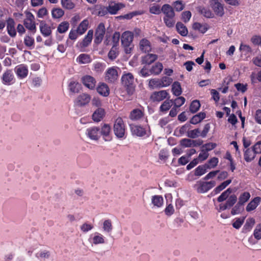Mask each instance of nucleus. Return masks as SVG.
Listing matches in <instances>:
<instances>
[{
    "label": "nucleus",
    "instance_id": "1",
    "mask_svg": "<svg viewBox=\"0 0 261 261\" xmlns=\"http://www.w3.org/2000/svg\"><path fill=\"white\" fill-rule=\"evenodd\" d=\"M133 38L134 34L130 31H125L122 34L121 44L126 54H129L131 52L133 46L132 45Z\"/></svg>",
    "mask_w": 261,
    "mask_h": 261
},
{
    "label": "nucleus",
    "instance_id": "2",
    "mask_svg": "<svg viewBox=\"0 0 261 261\" xmlns=\"http://www.w3.org/2000/svg\"><path fill=\"white\" fill-rule=\"evenodd\" d=\"M125 126L122 118H117L114 122L113 130L115 136L119 139L125 138Z\"/></svg>",
    "mask_w": 261,
    "mask_h": 261
},
{
    "label": "nucleus",
    "instance_id": "3",
    "mask_svg": "<svg viewBox=\"0 0 261 261\" xmlns=\"http://www.w3.org/2000/svg\"><path fill=\"white\" fill-rule=\"evenodd\" d=\"M122 85L125 87L128 94H132L134 91V78L131 73H127L121 77Z\"/></svg>",
    "mask_w": 261,
    "mask_h": 261
},
{
    "label": "nucleus",
    "instance_id": "4",
    "mask_svg": "<svg viewBox=\"0 0 261 261\" xmlns=\"http://www.w3.org/2000/svg\"><path fill=\"white\" fill-rule=\"evenodd\" d=\"M216 184V181L214 180L210 181L199 180L197 181L194 187L198 193H204L214 188Z\"/></svg>",
    "mask_w": 261,
    "mask_h": 261
},
{
    "label": "nucleus",
    "instance_id": "5",
    "mask_svg": "<svg viewBox=\"0 0 261 261\" xmlns=\"http://www.w3.org/2000/svg\"><path fill=\"white\" fill-rule=\"evenodd\" d=\"M3 84L10 86L15 83V77L11 69H7L3 73L1 77Z\"/></svg>",
    "mask_w": 261,
    "mask_h": 261
},
{
    "label": "nucleus",
    "instance_id": "6",
    "mask_svg": "<svg viewBox=\"0 0 261 261\" xmlns=\"http://www.w3.org/2000/svg\"><path fill=\"white\" fill-rule=\"evenodd\" d=\"M106 33V29L104 23H100L96 29L94 42L96 44H100Z\"/></svg>",
    "mask_w": 261,
    "mask_h": 261
},
{
    "label": "nucleus",
    "instance_id": "7",
    "mask_svg": "<svg viewBox=\"0 0 261 261\" xmlns=\"http://www.w3.org/2000/svg\"><path fill=\"white\" fill-rule=\"evenodd\" d=\"M118 78V72L115 67L109 68L105 72V81L109 83H114Z\"/></svg>",
    "mask_w": 261,
    "mask_h": 261
},
{
    "label": "nucleus",
    "instance_id": "8",
    "mask_svg": "<svg viewBox=\"0 0 261 261\" xmlns=\"http://www.w3.org/2000/svg\"><path fill=\"white\" fill-rule=\"evenodd\" d=\"M35 17L31 12L26 13V18L24 20V25L27 29L31 31L34 34L36 31V27L35 23Z\"/></svg>",
    "mask_w": 261,
    "mask_h": 261
},
{
    "label": "nucleus",
    "instance_id": "9",
    "mask_svg": "<svg viewBox=\"0 0 261 261\" xmlns=\"http://www.w3.org/2000/svg\"><path fill=\"white\" fill-rule=\"evenodd\" d=\"M91 100V97L89 94L83 93L77 96L74 100V103L77 106L82 107L88 105Z\"/></svg>",
    "mask_w": 261,
    "mask_h": 261
},
{
    "label": "nucleus",
    "instance_id": "10",
    "mask_svg": "<svg viewBox=\"0 0 261 261\" xmlns=\"http://www.w3.org/2000/svg\"><path fill=\"white\" fill-rule=\"evenodd\" d=\"M210 5L216 15L220 17L223 16L224 14V7L220 0H211Z\"/></svg>",
    "mask_w": 261,
    "mask_h": 261
},
{
    "label": "nucleus",
    "instance_id": "11",
    "mask_svg": "<svg viewBox=\"0 0 261 261\" xmlns=\"http://www.w3.org/2000/svg\"><path fill=\"white\" fill-rule=\"evenodd\" d=\"M82 84L90 90H94L96 86V81L95 79L89 75H85L81 79Z\"/></svg>",
    "mask_w": 261,
    "mask_h": 261
},
{
    "label": "nucleus",
    "instance_id": "12",
    "mask_svg": "<svg viewBox=\"0 0 261 261\" xmlns=\"http://www.w3.org/2000/svg\"><path fill=\"white\" fill-rule=\"evenodd\" d=\"M111 127L108 124H104L100 129V135L105 141H110L112 137L111 134Z\"/></svg>",
    "mask_w": 261,
    "mask_h": 261
},
{
    "label": "nucleus",
    "instance_id": "13",
    "mask_svg": "<svg viewBox=\"0 0 261 261\" xmlns=\"http://www.w3.org/2000/svg\"><path fill=\"white\" fill-rule=\"evenodd\" d=\"M93 36V31L90 30L88 31L87 34L85 36L84 38L81 42H78L77 46L81 49H83L91 43Z\"/></svg>",
    "mask_w": 261,
    "mask_h": 261
},
{
    "label": "nucleus",
    "instance_id": "14",
    "mask_svg": "<svg viewBox=\"0 0 261 261\" xmlns=\"http://www.w3.org/2000/svg\"><path fill=\"white\" fill-rule=\"evenodd\" d=\"M237 197L235 194L231 195L227 199L226 202L219 205V211H224L231 207L237 202Z\"/></svg>",
    "mask_w": 261,
    "mask_h": 261
},
{
    "label": "nucleus",
    "instance_id": "15",
    "mask_svg": "<svg viewBox=\"0 0 261 261\" xmlns=\"http://www.w3.org/2000/svg\"><path fill=\"white\" fill-rule=\"evenodd\" d=\"M86 134L90 139L97 141L100 137V128L96 126L89 127L87 129Z\"/></svg>",
    "mask_w": 261,
    "mask_h": 261
},
{
    "label": "nucleus",
    "instance_id": "16",
    "mask_svg": "<svg viewBox=\"0 0 261 261\" xmlns=\"http://www.w3.org/2000/svg\"><path fill=\"white\" fill-rule=\"evenodd\" d=\"M168 94L166 90L155 91L151 94L150 98L153 102H160L166 98Z\"/></svg>",
    "mask_w": 261,
    "mask_h": 261
},
{
    "label": "nucleus",
    "instance_id": "17",
    "mask_svg": "<svg viewBox=\"0 0 261 261\" xmlns=\"http://www.w3.org/2000/svg\"><path fill=\"white\" fill-rule=\"evenodd\" d=\"M15 72L18 79H23L28 75V68L27 65L20 64L15 68Z\"/></svg>",
    "mask_w": 261,
    "mask_h": 261
},
{
    "label": "nucleus",
    "instance_id": "18",
    "mask_svg": "<svg viewBox=\"0 0 261 261\" xmlns=\"http://www.w3.org/2000/svg\"><path fill=\"white\" fill-rule=\"evenodd\" d=\"M96 90L99 95L103 97H107L110 94V88L107 84L104 83H99Z\"/></svg>",
    "mask_w": 261,
    "mask_h": 261
},
{
    "label": "nucleus",
    "instance_id": "19",
    "mask_svg": "<svg viewBox=\"0 0 261 261\" xmlns=\"http://www.w3.org/2000/svg\"><path fill=\"white\" fill-rule=\"evenodd\" d=\"M130 130L133 135L138 137H143L146 135L145 128L140 125H130Z\"/></svg>",
    "mask_w": 261,
    "mask_h": 261
},
{
    "label": "nucleus",
    "instance_id": "20",
    "mask_svg": "<svg viewBox=\"0 0 261 261\" xmlns=\"http://www.w3.org/2000/svg\"><path fill=\"white\" fill-rule=\"evenodd\" d=\"M144 116V111L140 109H133L129 115V118L133 121L141 119Z\"/></svg>",
    "mask_w": 261,
    "mask_h": 261
},
{
    "label": "nucleus",
    "instance_id": "21",
    "mask_svg": "<svg viewBox=\"0 0 261 261\" xmlns=\"http://www.w3.org/2000/svg\"><path fill=\"white\" fill-rule=\"evenodd\" d=\"M158 59V56L155 54H148L141 58V64L150 65L153 63Z\"/></svg>",
    "mask_w": 261,
    "mask_h": 261
},
{
    "label": "nucleus",
    "instance_id": "22",
    "mask_svg": "<svg viewBox=\"0 0 261 261\" xmlns=\"http://www.w3.org/2000/svg\"><path fill=\"white\" fill-rule=\"evenodd\" d=\"M15 22L12 18H9L7 20V29L8 34L11 37H14L16 35V31L15 28Z\"/></svg>",
    "mask_w": 261,
    "mask_h": 261
},
{
    "label": "nucleus",
    "instance_id": "23",
    "mask_svg": "<svg viewBox=\"0 0 261 261\" xmlns=\"http://www.w3.org/2000/svg\"><path fill=\"white\" fill-rule=\"evenodd\" d=\"M105 115V111L103 108H98L93 113L92 119L95 122L100 121Z\"/></svg>",
    "mask_w": 261,
    "mask_h": 261
},
{
    "label": "nucleus",
    "instance_id": "24",
    "mask_svg": "<svg viewBox=\"0 0 261 261\" xmlns=\"http://www.w3.org/2000/svg\"><path fill=\"white\" fill-rule=\"evenodd\" d=\"M261 201V198L257 196L254 198L247 205L246 210L247 212H251L254 210Z\"/></svg>",
    "mask_w": 261,
    "mask_h": 261
},
{
    "label": "nucleus",
    "instance_id": "25",
    "mask_svg": "<svg viewBox=\"0 0 261 261\" xmlns=\"http://www.w3.org/2000/svg\"><path fill=\"white\" fill-rule=\"evenodd\" d=\"M161 10L165 15L164 17H171L175 16L174 10L169 4L164 5L162 7Z\"/></svg>",
    "mask_w": 261,
    "mask_h": 261
},
{
    "label": "nucleus",
    "instance_id": "26",
    "mask_svg": "<svg viewBox=\"0 0 261 261\" xmlns=\"http://www.w3.org/2000/svg\"><path fill=\"white\" fill-rule=\"evenodd\" d=\"M256 156V153L254 152L252 147L247 148L244 151V160L247 162H250L254 160Z\"/></svg>",
    "mask_w": 261,
    "mask_h": 261
},
{
    "label": "nucleus",
    "instance_id": "27",
    "mask_svg": "<svg viewBox=\"0 0 261 261\" xmlns=\"http://www.w3.org/2000/svg\"><path fill=\"white\" fill-rule=\"evenodd\" d=\"M124 7V5L121 3H111L108 7L109 13L111 14H116L120 9Z\"/></svg>",
    "mask_w": 261,
    "mask_h": 261
},
{
    "label": "nucleus",
    "instance_id": "28",
    "mask_svg": "<svg viewBox=\"0 0 261 261\" xmlns=\"http://www.w3.org/2000/svg\"><path fill=\"white\" fill-rule=\"evenodd\" d=\"M139 44L140 49L143 52H149L151 49L150 43L147 39H142L140 41Z\"/></svg>",
    "mask_w": 261,
    "mask_h": 261
},
{
    "label": "nucleus",
    "instance_id": "29",
    "mask_svg": "<svg viewBox=\"0 0 261 261\" xmlns=\"http://www.w3.org/2000/svg\"><path fill=\"white\" fill-rule=\"evenodd\" d=\"M206 117V114L204 112H200L197 114L195 115L191 119L190 122L191 124H196L200 122Z\"/></svg>",
    "mask_w": 261,
    "mask_h": 261
},
{
    "label": "nucleus",
    "instance_id": "30",
    "mask_svg": "<svg viewBox=\"0 0 261 261\" xmlns=\"http://www.w3.org/2000/svg\"><path fill=\"white\" fill-rule=\"evenodd\" d=\"M192 28L194 30H197L202 34L205 33L208 29L206 23L202 24L197 22L193 24Z\"/></svg>",
    "mask_w": 261,
    "mask_h": 261
},
{
    "label": "nucleus",
    "instance_id": "31",
    "mask_svg": "<svg viewBox=\"0 0 261 261\" xmlns=\"http://www.w3.org/2000/svg\"><path fill=\"white\" fill-rule=\"evenodd\" d=\"M173 103V99H167L163 102L160 107V111L163 113L167 112L172 107Z\"/></svg>",
    "mask_w": 261,
    "mask_h": 261
},
{
    "label": "nucleus",
    "instance_id": "32",
    "mask_svg": "<svg viewBox=\"0 0 261 261\" xmlns=\"http://www.w3.org/2000/svg\"><path fill=\"white\" fill-rule=\"evenodd\" d=\"M163 69V64L160 62H156L151 67L150 72L151 74L159 75L162 72Z\"/></svg>",
    "mask_w": 261,
    "mask_h": 261
},
{
    "label": "nucleus",
    "instance_id": "33",
    "mask_svg": "<svg viewBox=\"0 0 261 261\" xmlns=\"http://www.w3.org/2000/svg\"><path fill=\"white\" fill-rule=\"evenodd\" d=\"M89 25V21L87 19L83 20L77 28L79 35H82L87 31Z\"/></svg>",
    "mask_w": 261,
    "mask_h": 261
},
{
    "label": "nucleus",
    "instance_id": "34",
    "mask_svg": "<svg viewBox=\"0 0 261 261\" xmlns=\"http://www.w3.org/2000/svg\"><path fill=\"white\" fill-rule=\"evenodd\" d=\"M151 202L154 206L161 207L164 202V199L161 195H154L151 197Z\"/></svg>",
    "mask_w": 261,
    "mask_h": 261
},
{
    "label": "nucleus",
    "instance_id": "35",
    "mask_svg": "<svg viewBox=\"0 0 261 261\" xmlns=\"http://www.w3.org/2000/svg\"><path fill=\"white\" fill-rule=\"evenodd\" d=\"M198 12L202 15L203 16L206 18H213L214 17V14L212 11L207 8L199 7L197 8Z\"/></svg>",
    "mask_w": 261,
    "mask_h": 261
},
{
    "label": "nucleus",
    "instance_id": "36",
    "mask_svg": "<svg viewBox=\"0 0 261 261\" xmlns=\"http://www.w3.org/2000/svg\"><path fill=\"white\" fill-rule=\"evenodd\" d=\"M172 92L173 95L178 96L182 93V89L180 84L178 82H174L172 85Z\"/></svg>",
    "mask_w": 261,
    "mask_h": 261
},
{
    "label": "nucleus",
    "instance_id": "37",
    "mask_svg": "<svg viewBox=\"0 0 261 261\" xmlns=\"http://www.w3.org/2000/svg\"><path fill=\"white\" fill-rule=\"evenodd\" d=\"M177 32L182 36H186L188 31L187 27L181 22H178L176 24Z\"/></svg>",
    "mask_w": 261,
    "mask_h": 261
},
{
    "label": "nucleus",
    "instance_id": "38",
    "mask_svg": "<svg viewBox=\"0 0 261 261\" xmlns=\"http://www.w3.org/2000/svg\"><path fill=\"white\" fill-rule=\"evenodd\" d=\"M40 29L41 33L44 36H48L51 34V30L44 21H41L40 24Z\"/></svg>",
    "mask_w": 261,
    "mask_h": 261
},
{
    "label": "nucleus",
    "instance_id": "39",
    "mask_svg": "<svg viewBox=\"0 0 261 261\" xmlns=\"http://www.w3.org/2000/svg\"><path fill=\"white\" fill-rule=\"evenodd\" d=\"M239 49L242 54L245 55L246 57H249L252 51V49L249 45L244 44L243 43L240 44Z\"/></svg>",
    "mask_w": 261,
    "mask_h": 261
},
{
    "label": "nucleus",
    "instance_id": "40",
    "mask_svg": "<svg viewBox=\"0 0 261 261\" xmlns=\"http://www.w3.org/2000/svg\"><path fill=\"white\" fill-rule=\"evenodd\" d=\"M231 179H228L224 181L220 185L215 188L213 192L214 193V194H217L219 193L221 191L226 188V187H227L231 182Z\"/></svg>",
    "mask_w": 261,
    "mask_h": 261
},
{
    "label": "nucleus",
    "instance_id": "41",
    "mask_svg": "<svg viewBox=\"0 0 261 261\" xmlns=\"http://www.w3.org/2000/svg\"><path fill=\"white\" fill-rule=\"evenodd\" d=\"M208 166L207 165H202L198 166L194 170V175L197 176H200L206 172Z\"/></svg>",
    "mask_w": 261,
    "mask_h": 261
},
{
    "label": "nucleus",
    "instance_id": "42",
    "mask_svg": "<svg viewBox=\"0 0 261 261\" xmlns=\"http://www.w3.org/2000/svg\"><path fill=\"white\" fill-rule=\"evenodd\" d=\"M77 62L80 64H87L91 62V58L90 55L82 54L77 57Z\"/></svg>",
    "mask_w": 261,
    "mask_h": 261
},
{
    "label": "nucleus",
    "instance_id": "43",
    "mask_svg": "<svg viewBox=\"0 0 261 261\" xmlns=\"http://www.w3.org/2000/svg\"><path fill=\"white\" fill-rule=\"evenodd\" d=\"M148 86L152 89L162 88L161 79L155 78L150 80L148 83Z\"/></svg>",
    "mask_w": 261,
    "mask_h": 261
},
{
    "label": "nucleus",
    "instance_id": "44",
    "mask_svg": "<svg viewBox=\"0 0 261 261\" xmlns=\"http://www.w3.org/2000/svg\"><path fill=\"white\" fill-rule=\"evenodd\" d=\"M24 45L30 48H32L34 47L35 40L33 36L29 34L27 35L24 38Z\"/></svg>",
    "mask_w": 261,
    "mask_h": 261
},
{
    "label": "nucleus",
    "instance_id": "45",
    "mask_svg": "<svg viewBox=\"0 0 261 261\" xmlns=\"http://www.w3.org/2000/svg\"><path fill=\"white\" fill-rule=\"evenodd\" d=\"M232 190L231 188H228L217 198V201L219 202H221L227 199V198L229 197V195L232 193Z\"/></svg>",
    "mask_w": 261,
    "mask_h": 261
},
{
    "label": "nucleus",
    "instance_id": "46",
    "mask_svg": "<svg viewBox=\"0 0 261 261\" xmlns=\"http://www.w3.org/2000/svg\"><path fill=\"white\" fill-rule=\"evenodd\" d=\"M201 106L200 101L198 100H194L192 101L190 106V111L192 113H196L200 109Z\"/></svg>",
    "mask_w": 261,
    "mask_h": 261
},
{
    "label": "nucleus",
    "instance_id": "47",
    "mask_svg": "<svg viewBox=\"0 0 261 261\" xmlns=\"http://www.w3.org/2000/svg\"><path fill=\"white\" fill-rule=\"evenodd\" d=\"M250 196V194L248 192L246 191L241 193L239 197L238 202H239V204H242L244 205V204L249 199Z\"/></svg>",
    "mask_w": 261,
    "mask_h": 261
},
{
    "label": "nucleus",
    "instance_id": "48",
    "mask_svg": "<svg viewBox=\"0 0 261 261\" xmlns=\"http://www.w3.org/2000/svg\"><path fill=\"white\" fill-rule=\"evenodd\" d=\"M119 51L118 47L116 46V45H113L108 53V57L111 60H114L117 57Z\"/></svg>",
    "mask_w": 261,
    "mask_h": 261
},
{
    "label": "nucleus",
    "instance_id": "49",
    "mask_svg": "<svg viewBox=\"0 0 261 261\" xmlns=\"http://www.w3.org/2000/svg\"><path fill=\"white\" fill-rule=\"evenodd\" d=\"M81 88V85L78 82H72L69 84V89L73 93H78Z\"/></svg>",
    "mask_w": 261,
    "mask_h": 261
},
{
    "label": "nucleus",
    "instance_id": "50",
    "mask_svg": "<svg viewBox=\"0 0 261 261\" xmlns=\"http://www.w3.org/2000/svg\"><path fill=\"white\" fill-rule=\"evenodd\" d=\"M245 217L237 218L234 220L232 226L236 229H239L244 222Z\"/></svg>",
    "mask_w": 261,
    "mask_h": 261
},
{
    "label": "nucleus",
    "instance_id": "51",
    "mask_svg": "<svg viewBox=\"0 0 261 261\" xmlns=\"http://www.w3.org/2000/svg\"><path fill=\"white\" fill-rule=\"evenodd\" d=\"M173 82V79L169 76H163L161 79L162 88L169 86Z\"/></svg>",
    "mask_w": 261,
    "mask_h": 261
},
{
    "label": "nucleus",
    "instance_id": "52",
    "mask_svg": "<svg viewBox=\"0 0 261 261\" xmlns=\"http://www.w3.org/2000/svg\"><path fill=\"white\" fill-rule=\"evenodd\" d=\"M51 13L54 18H59L64 15V12L60 8H56L52 10Z\"/></svg>",
    "mask_w": 261,
    "mask_h": 261
},
{
    "label": "nucleus",
    "instance_id": "53",
    "mask_svg": "<svg viewBox=\"0 0 261 261\" xmlns=\"http://www.w3.org/2000/svg\"><path fill=\"white\" fill-rule=\"evenodd\" d=\"M186 99L182 96H179L173 100L174 106L178 108L183 105L185 102Z\"/></svg>",
    "mask_w": 261,
    "mask_h": 261
},
{
    "label": "nucleus",
    "instance_id": "54",
    "mask_svg": "<svg viewBox=\"0 0 261 261\" xmlns=\"http://www.w3.org/2000/svg\"><path fill=\"white\" fill-rule=\"evenodd\" d=\"M219 162V160L216 157H213L210 159L207 164L205 165H207L208 166V169L214 168L216 167Z\"/></svg>",
    "mask_w": 261,
    "mask_h": 261
},
{
    "label": "nucleus",
    "instance_id": "55",
    "mask_svg": "<svg viewBox=\"0 0 261 261\" xmlns=\"http://www.w3.org/2000/svg\"><path fill=\"white\" fill-rule=\"evenodd\" d=\"M57 38L59 40H62L63 37H61L59 34H63L65 32V22H62L59 24L57 28Z\"/></svg>",
    "mask_w": 261,
    "mask_h": 261
},
{
    "label": "nucleus",
    "instance_id": "56",
    "mask_svg": "<svg viewBox=\"0 0 261 261\" xmlns=\"http://www.w3.org/2000/svg\"><path fill=\"white\" fill-rule=\"evenodd\" d=\"M35 255L38 259L47 258L49 256V253L46 250H40L37 252Z\"/></svg>",
    "mask_w": 261,
    "mask_h": 261
},
{
    "label": "nucleus",
    "instance_id": "57",
    "mask_svg": "<svg viewBox=\"0 0 261 261\" xmlns=\"http://www.w3.org/2000/svg\"><path fill=\"white\" fill-rule=\"evenodd\" d=\"M174 17L163 18L164 21L167 27L172 28L174 26L175 22Z\"/></svg>",
    "mask_w": 261,
    "mask_h": 261
},
{
    "label": "nucleus",
    "instance_id": "58",
    "mask_svg": "<svg viewBox=\"0 0 261 261\" xmlns=\"http://www.w3.org/2000/svg\"><path fill=\"white\" fill-rule=\"evenodd\" d=\"M190 122L187 123L185 125H182L181 127H180L179 129V133L180 136L184 135L185 133H187L189 132L190 129L191 128V125L190 124Z\"/></svg>",
    "mask_w": 261,
    "mask_h": 261
},
{
    "label": "nucleus",
    "instance_id": "59",
    "mask_svg": "<svg viewBox=\"0 0 261 261\" xmlns=\"http://www.w3.org/2000/svg\"><path fill=\"white\" fill-rule=\"evenodd\" d=\"M200 136V130L199 128H196L193 130H189L188 132L187 136L190 138L194 139Z\"/></svg>",
    "mask_w": 261,
    "mask_h": 261
},
{
    "label": "nucleus",
    "instance_id": "60",
    "mask_svg": "<svg viewBox=\"0 0 261 261\" xmlns=\"http://www.w3.org/2000/svg\"><path fill=\"white\" fill-rule=\"evenodd\" d=\"M242 204H239V202L236 204V205L232 208L231 211V214L232 215H235L236 214H238L241 213L242 210Z\"/></svg>",
    "mask_w": 261,
    "mask_h": 261
},
{
    "label": "nucleus",
    "instance_id": "61",
    "mask_svg": "<svg viewBox=\"0 0 261 261\" xmlns=\"http://www.w3.org/2000/svg\"><path fill=\"white\" fill-rule=\"evenodd\" d=\"M120 34L118 32H115L112 37L113 45H116L118 47L120 40Z\"/></svg>",
    "mask_w": 261,
    "mask_h": 261
},
{
    "label": "nucleus",
    "instance_id": "62",
    "mask_svg": "<svg viewBox=\"0 0 261 261\" xmlns=\"http://www.w3.org/2000/svg\"><path fill=\"white\" fill-rule=\"evenodd\" d=\"M98 15L100 16H103L107 15L109 13V10L108 7H105L103 6H99V8L97 9Z\"/></svg>",
    "mask_w": 261,
    "mask_h": 261
},
{
    "label": "nucleus",
    "instance_id": "63",
    "mask_svg": "<svg viewBox=\"0 0 261 261\" xmlns=\"http://www.w3.org/2000/svg\"><path fill=\"white\" fill-rule=\"evenodd\" d=\"M253 235L256 239L258 240L261 239V223L256 226L254 230Z\"/></svg>",
    "mask_w": 261,
    "mask_h": 261
},
{
    "label": "nucleus",
    "instance_id": "64",
    "mask_svg": "<svg viewBox=\"0 0 261 261\" xmlns=\"http://www.w3.org/2000/svg\"><path fill=\"white\" fill-rule=\"evenodd\" d=\"M105 241L103 236L100 234H97L93 238V243L94 244L104 243Z\"/></svg>",
    "mask_w": 261,
    "mask_h": 261
}]
</instances>
